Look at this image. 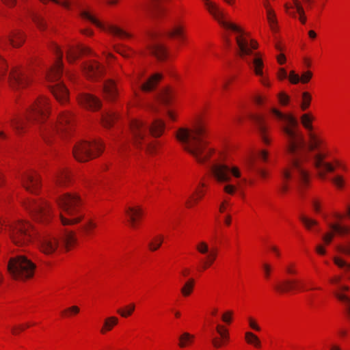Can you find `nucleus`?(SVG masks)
Segmentation results:
<instances>
[{"label": "nucleus", "mask_w": 350, "mask_h": 350, "mask_svg": "<svg viewBox=\"0 0 350 350\" xmlns=\"http://www.w3.org/2000/svg\"><path fill=\"white\" fill-rule=\"evenodd\" d=\"M271 112L280 124V130L286 139V151L292 157L291 167L284 170L282 174V192L286 193L288 190V180L299 182L301 187L308 183L309 174L306 163L309 160L318 171L321 178L324 179L327 172L334 171V167L330 163L325 161L327 153L325 150V142L323 139L312 132L309 133L308 152H302L306 144L303 134L298 128L297 118L275 108H272Z\"/></svg>", "instance_id": "f257e3e1"}, {"label": "nucleus", "mask_w": 350, "mask_h": 350, "mask_svg": "<svg viewBox=\"0 0 350 350\" xmlns=\"http://www.w3.org/2000/svg\"><path fill=\"white\" fill-rule=\"evenodd\" d=\"M49 109L46 98L39 97L30 105L25 120L18 116L10 120L11 126L18 135L26 132L28 128H33L49 144L55 134L69 133L75 124L73 116L68 111L61 113L56 121L46 122Z\"/></svg>", "instance_id": "f03ea898"}, {"label": "nucleus", "mask_w": 350, "mask_h": 350, "mask_svg": "<svg viewBox=\"0 0 350 350\" xmlns=\"http://www.w3.org/2000/svg\"><path fill=\"white\" fill-rule=\"evenodd\" d=\"M206 137V129L201 124L192 128H180L176 134V139L184 150L200 163H204L208 161L213 152L208 146Z\"/></svg>", "instance_id": "7ed1b4c3"}, {"label": "nucleus", "mask_w": 350, "mask_h": 350, "mask_svg": "<svg viewBox=\"0 0 350 350\" xmlns=\"http://www.w3.org/2000/svg\"><path fill=\"white\" fill-rule=\"evenodd\" d=\"M165 129V123L161 120H154L151 125L139 120H133L130 123V130L133 145L136 148H144L150 154L154 152L156 144L151 141V135L154 137L161 136Z\"/></svg>", "instance_id": "20e7f679"}, {"label": "nucleus", "mask_w": 350, "mask_h": 350, "mask_svg": "<svg viewBox=\"0 0 350 350\" xmlns=\"http://www.w3.org/2000/svg\"><path fill=\"white\" fill-rule=\"evenodd\" d=\"M56 201L60 211L59 217L62 225H75L84 217L80 209L81 200L77 194L66 193L59 196Z\"/></svg>", "instance_id": "39448f33"}, {"label": "nucleus", "mask_w": 350, "mask_h": 350, "mask_svg": "<svg viewBox=\"0 0 350 350\" xmlns=\"http://www.w3.org/2000/svg\"><path fill=\"white\" fill-rule=\"evenodd\" d=\"M35 269L36 265L23 255L10 258L8 265V270L11 277L19 280L31 278L33 275Z\"/></svg>", "instance_id": "423d86ee"}, {"label": "nucleus", "mask_w": 350, "mask_h": 350, "mask_svg": "<svg viewBox=\"0 0 350 350\" xmlns=\"http://www.w3.org/2000/svg\"><path fill=\"white\" fill-rule=\"evenodd\" d=\"M12 242L18 246H23L32 241L36 235L30 224L18 221L7 226Z\"/></svg>", "instance_id": "0eeeda50"}, {"label": "nucleus", "mask_w": 350, "mask_h": 350, "mask_svg": "<svg viewBox=\"0 0 350 350\" xmlns=\"http://www.w3.org/2000/svg\"><path fill=\"white\" fill-rule=\"evenodd\" d=\"M103 150V144L100 140L92 142L81 141L74 146L73 155L77 161L85 162L98 156Z\"/></svg>", "instance_id": "6e6552de"}, {"label": "nucleus", "mask_w": 350, "mask_h": 350, "mask_svg": "<svg viewBox=\"0 0 350 350\" xmlns=\"http://www.w3.org/2000/svg\"><path fill=\"white\" fill-rule=\"evenodd\" d=\"M6 61L0 56V83L9 81L12 86H25L29 81V74L24 70H12L8 72Z\"/></svg>", "instance_id": "1a4fd4ad"}, {"label": "nucleus", "mask_w": 350, "mask_h": 350, "mask_svg": "<svg viewBox=\"0 0 350 350\" xmlns=\"http://www.w3.org/2000/svg\"><path fill=\"white\" fill-rule=\"evenodd\" d=\"M25 206L37 221L45 222L51 218V208L41 199L29 200L25 203Z\"/></svg>", "instance_id": "9d476101"}, {"label": "nucleus", "mask_w": 350, "mask_h": 350, "mask_svg": "<svg viewBox=\"0 0 350 350\" xmlns=\"http://www.w3.org/2000/svg\"><path fill=\"white\" fill-rule=\"evenodd\" d=\"M210 170L215 178L220 183H228L231 180V175L235 178L241 176L239 169L235 166L229 167L222 163H215L210 167Z\"/></svg>", "instance_id": "9b49d317"}, {"label": "nucleus", "mask_w": 350, "mask_h": 350, "mask_svg": "<svg viewBox=\"0 0 350 350\" xmlns=\"http://www.w3.org/2000/svg\"><path fill=\"white\" fill-rule=\"evenodd\" d=\"M81 15L82 18L90 21L101 29L107 31L111 34L119 37L120 38L123 39L131 37V35L129 33L126 32L118 27L112 25H103L89 11L84 10L81 12Z\"/></svg>", "instance_id": "f8f14e48"}, {"label": "nucleus", "mask_w": 350, "mask_h": 350, "mask_svg": "<svg viewBox=\"0 0 350 350\" xmlns=\"http://www.w3.org/2000/svg\"><path fill=\"white\" fill-rule=\"evenodd\" d=\"M52 50L56 54L57 58L55 64L47 72V79L51 81H58L62 75L63 64H62V52L59 46L56 44L53 45Z\"/></svg>", "instance_id": "ddd939ff"}, {"label": "nucleus", "mask_w": 350, "mask_h": 350, "mask_svg": "<svg viewBox=\"0 0 350 350\" xmlns=\"http://www.w3.org/2000/svg\"><path fill=\"white\" fill-rule=\"evenodd\" d=\"M81 68L86 77L93 80L98 79L104 72L103 66L95 60H90L83 63Z\"/></svg>", "instance_id": "4468645a"}, {"label": "nucleus", "mask_w": 350, "mask_h": 350, "mask_svg": "<svg viewBox=\"0 0 350 350\" xmlns=\"http://www.w3.org/2000/svg\"><path fill=\"white\" fill-rule=\"evenodd\" d=\"M208 12L219 21L220 24L225 28L230 29L234 32L243 34V29L235 24L221 21L222 18V12L220 11L217 5L213 2H207L206 3Z\"/></svg>", "instance_id": "2eb2a0df"}, {"label": "nucleus", "mask_w": 350, "mask_h": 350, "mask_svg": "<svg viewBox=\"0 0 350 350\" xmlns=\"http://www.w3.org/2000/svg\"><path fill=\"white\" fill-rule=\"evenodd\" d=\"M40 250L45 254H53L59 247L58 239L52 235H44L40 237Z\"/></svg>", "instance_id": "dca6fc26"}, {"label": "nucleus", "mask_w": 350, "mask_h": 350, "mask_svg": "<svg viewBox=\"0 0 350 350\" xmlns=\"http://www.w3.org/2000/svg\"><path fill=\"white\" fill-rule=\"evenodd\" d=\"M152 39L149 44V50L152 54L155 55L159 59H163L167 56V49L165 46L157 40V33H152L150 35Z\"/></svg>", "instance_id": "f3484780"}, {"label": "nucleus", "mask_w": 350, "mask_h": 350, "mask_svg": "<svg viewBox=\"0 0 350 350\" xmlns=\"http://www.w3.org/2000/svg\"><path fill=\"white\" fill-rule=\"evenodd\" d=\"M24 187L31 193H36L40 186V177L35 172H28L22 178Z\"/></svg>", "instance_id": "a211bd4d"}, {"label": "nucleus", "mask_w": 350, "mask_h": 350, "mask_svg": "<svg viewBox=\"0 0 350 350\" xmlns=\"http://www.w3.org/2000/svg\"><path fill=\"white\" fill-rule=\"evenodd\" d=\"M236 42L239 49V55L241 57L252 54V49L258 47V43L255 40H251L250 44L248 40L242 36L236 37Z\"/></svg>", "instance_id": "6ab92c4d"}, {"label": "nucleus", "mask_w": 350, "mask_h": 350, "mask_svg": "<svg viewBox=\"0 0 350 350\" xmlns=\"http://www.w3.org/2000/svg\"><path fill=\"white\" fill-rule=\"evenodd\" d=\"M78 99L81 105L92 110L99 109L101 105L98 98L89 94H81Z\"/></svg>", "instance_id": "aec40b11"}, {"label": "nucleus", "mask_w": 350, "mask_h": 350, "mask_svg": "<svg viewBox=\"0 0 350 350\" xmlns=\"http://www.w3.org/2000/svg\"><path fill=\"white\" fill-rule=\"evenodd\" d=\"M92 54L90 48L79 45L77 47H69L66 51L67 60L70 63L74 62L80 55Z\"/></svg>", "instance_id": "412c9836"}, {"label": "nucleus", "mask_w": 350, "mask_h": 350, "mask_svg": "<svg viewBox=\"0 0 350 350\" xmlns=\"http://www.w3.org/2000/svg\"><path fill=\"white\" fill-rule=\"evenodd\" d=\"M174 92L169 88H163L156 95L157 100L161 105L168 107L172 103Z\"/></svg>", "instance_id": "4be33fe9"}, {"label": "nucleus", "mask_w": 350, "mask_h": 350, "mask_svg": "<svg viewBox=\"0 0 350 350\" xmlns=\"http://www.w3.org/2000/svg\"><path fill=\"white\" fill-rule=\"evenodd\" d=\"M70 182L69 173L64 170H59L53 176V184L55 187H64L68 185Z\"/></svg>", "instance_id": "5701e85b"}, {"label": "nucleus", "mask_w": 350, "mask_h": 350, "mask_svg": "<svg viewBox=\"0 0 350 350\" xmlns=\"http://www.w3.org/2000/svg\"><path fill=\"white\" fill-rule=\"evenodd\" d=\"M252 68L255 74L261 77L260 81L265 86H269L270 83L268 81L267 79H266L263 75L262 68H263V62L261 58L258 57V54H255V57L252 60Z\"/></svg>", "instance_id": "b1692460"}, {"label": "nucleus", "mask_w": 350, "mask_h": 350, "mask_svg": "<svg viewBox=\"0 0 350 350\" xmlns=\"http://www.w3.org/2000/svg\"><path fill=\"white\" fill-rule=\"evenodd\" d=\"M51 91L54 96L61 103L68 100V93L67 88L61 82L58 81L54 86L51 87Z\"/></svg>", "instance_id": "393cba45"}, {"label": "nucleus", "mask_w": 350, "mask_h": 350, "mask_svg": "<svg viewBox=\"0 0 350 350\" xmlns=\"http://www.w3.org/2000/svg\"><path fill=\"white\" fill-rule=\"evenodd\" d=\"M162 79V75L159 73H156L150 77L146 82L142 83L139 87L141 90L144 92H150L152 91L159 81Z\"/></svg>", "instance_id": "a878e982"}, {"label": "nucleus", "mask_w": 350, "mask_h": 350, "mask_svg": "<svg viewBox=\"0 0 350 350\" xmlns=\"http://www.w3.org/2000/svg\"><path fill=\"white\" fill-rule=\"evenodd\" d=\"M126 214L129 217V221L132 228H135L137 220L142 216V210L139 207H129L126 210Z\"/></svg>", "instance_id": "bb28decb"}, {"label": "nucleus", "mask_w": 350, "mask_h": 350, "mask_svg": "<svg viewBox=\"0 0 350 350\" xmlns=\"http://www.w3.org/2000/svg\"><path fill=\"white\" fill-rule=\"evenodd\" d=\"M103 92L107 99L110 100H114L118 94L115 83L111 80L107 81L103 85Z\"/></svg>", "instance_id": "cd10ccee"}, {"label": "nucleus", "mask_w": 350, "mask_h": 350, "mask_svg": "<svg viewBox=\"0 0 350 350\" xmlns=\"http://www.w3.org/2000/svg\"><path fill=\"white\" fill-rule=\"evenodd\" d=\"M253 120L264 143L269 144V141L266 136L267 127L265 124L263 118L259 116H254L253 117Z\"/></svg>", "instance_id": "c85d7f7f"}, {"label": "nucleus", "mask_w": 350, "mask_h": 350, "mask_svg": "<svg viewBox=\"0 0 350 350\" xmlns=\"http://www.w3.org/2000/svg\"><path fill=\"white\" fill-rule=\"evenodd\" d=\"M24 40V36L20 31H15L6 38V41L14 47L20 46L23 43Z\"/></svg>", "instance_id": "c756f323"}, {"label": "nucleus", "mask_w": 350, "mask_h": 350, "mask_svg": "<svg viewBox=\"0 0 350 350\" xmlns=\"http://www.w3.org/2000/svg\"><path fill=\"white\" fill-rule=\"evenodd\" d=\"M295 280H283L279 282L275 286V288L280 293H286L291 290L297 289Z\"/></svg>", "instance_id": "7c9ffc66"}, {"label": "nucleus", "mask_w": 350, "mask_h": 350, "mask_svg": "<svg viewBox=\"0 0 350 350\" xmlns=\"http://www.w3.org/2000/svg\"><path fill=\"white\" fill-rule=\"evenodd\" d=\"M62 239V245L66 250H69L77 241L75 233L73 231L66 230Z\"/></svg>", "instance_id": "2f4dec72"}, {"label": "nucleus", "mask_w": 350, "mask_h": 350, "mask_svg": "<svg viewBox=\"0 0 350 350\" xmlns=\"http://www.w3.org/2000/svg\"><path fill=\"white\" fill-rule=\"evenodd\" d=\"M328 226L330 229L340 236H344L350 233V226L342 225L340 223H329Z\"/></svg>", "instance_id": "473e14b6"}, {"label": "nucleus", "mask_w": 350, "mask_h": 350, "mask_svg": "<svg viewBox=\"0 0 350 350\" xmlns=\"http://www.w3.org/2000/svg\"><path fill=\"white\" fill-rule=\"evenodd\" d=\"M293 6L289 5L288 3L284 4V8L286 12L288 13L291 16L296 18V14L295 12H288L290 8H295L296 9L297 12L299 15H303L305 14L304 8L302 7L301 3L298 0H293Z\"/></svg>", "instance_id": "72a5a7b5"}, {"label": "nucleus", "mask_w": 350, "mask_h": 350, "mask_svg": "<svg viewBox=\"0 0 350 350\" xmlns=\"http://www.w3.org/2000/svg\"><path fill=\"white\" fill-rule=\"evenodd\" d=\"M267 16L271 29L273 32H276L278 31V21L275 12L272 9H268Z\"/></svg>", "instance_id": "f704fd0d"}, {"label": "nucleus", "mask_w": 350, "mask_h": 350, "mask_svg": "<svg viewBox=\"0 0 350 350\" xmlns=\"http://www.w3.org/2000/svg\"><path fill=\"white\" fill-rule=\"evenodd\" d=\"M116 118L117 116L115 112L107 111L102 115V123L104 126L109 127Z\"/></svg>", "instance_id": "c9c22d12"}, {"label": "nucleus", "mask_w": 350, "mask_h": 350, "mask_svg": "<svg viewBox=\"0 0 350 350\" xmlns=\"http://www.w3.org/2000/svg\"><path fill=\"white\" fill-rule=\"evenodd\" d=\"M118 322V319L116 317H110L107 318L105 320L104 325L100 329V332L102 334H105V332L110 331L112 327L116 325Z\"/></svg>", "instance_id": "e433bc0d"}, {"label": "nucleus", "mask_w": 350, "mask_h": 350, "mask_svg": "<svg viewBox=\"0 0 350 350\" xmlns=\"http://www.w3.org/2000/svg\"><path fill=\"white\" fill-rule=\"evenodd\" d=\"M217 256V251L216 248L211 249V252L206 256V259L203 261L202 269H206L215 260Z\"/></svg>", "instance_id": "4c0bfd02"}, {"label": "nucleus", "mask_w": 350, "mask_h": 350, "mask_svg": "<svg viewBox=\"0 0 350 350\" xmlns=\"http://www.w3.org/2000/svg\"><path fill=\"white\" fill-rule=\"evenodd\" d=\"M135 309V305L134 303H131L124 308H119L117 310V313L119 314L123 318H127L132 314Z\"/></svg>", "instance_id": "58836bf2"}, {"label": "nucleus", "mask_w": 350, "mask_h": 350, "mask_svg": "<svg viewBox=\"0 0 350 350\" xmlns=\"http://www.w3.org/2000/svg\"><path fill=\"white\" fill-rule=\"evenodd\" d=\"M30 16L33 21L36 23V26L40 31L45 29L46 24L42 16L34 12H31L30 13Z\"/></svg>", "instance_id": "ea45409f"}, {"label": "nucleus", "mask_w": 350, "mask_h": 350, "mask_svg": "<svg viewBox=\"0 0 350 350\" xmlns=\"http://www.w3.org/2000/svg\"><path fill=\"white\" fill-rule=\"evenodd\" d=\"M96 227V224L92 219H88L80 228L85 235H90Z\"/></svg>", "instance_id": "a19ab883"}, {"label": "nucleus", "mask_w": 350, "mask_h": 350, "mask_svg": "<svg viewBox=\"0 0 350 350\" xmlns=\"http://www.w3.org/2000/svg\"><path fill=\"white\" fill-rule=\"evenodd\" d=\"M194 282H195L193 278H190L188 281L185 282V284L180 290L183 296L187 297L191 293L194 286Z\"/></svg>", "instance_id": "79ce46f5"}, {"label": "nucleus", "mask_w": 350, "mask_h": 350, "mask_svg": "<svg viewBox=\"0 0 350 350\" xmlns=\"http://www.w3.org/2000/svg\"><path fill=\"white\" fill-rule=\"evenodd\" d=\"M255 162L256 161L254 158H250L247 159L246 165L250 170L255 169L262 178H265L267 176V172L264 170L257 167Z\"/></svg>", "instance_id": "37998d69"}, {"label": "nucleus", "mask_w": 350, "mask_h": 350, "mask_svg": "<svg viewBox=\"0 0 350 350\" xmlns=\"http://www.w3.org/2000/svg\"><path fill=\"white\" fill-rule=\"evenodd\" d=\"M312 117L308 113H304L301 117V122L304 127L309 131L312 132L313 127L312 125Z\"/></svg>", "instance_id": "c03bdc74"}, {"label": "nucleus", "mask_w": 350, "mask_h": 350, "mask_svg": "<svg viewBox=\"0 0 350 350\" xmlns=\"http://www.w3.org/2000/svg\"><path fill=\"white\" fill-rule=\"evenodd\" d=\"M245 340L249 344L254 345L256 347L260 346V340L252 332H247L245 333Z\"/></svg>", "instance_id": "a18cd8bd"}, {"label": "nucleus", "mask_w": 350, "mask_h": 350, "mask_svg": "<svg viewBox=\"0 0 350 350\" xmlns=\"http://www.w3.org/2000/svg\"><path fill=\"white\" fill-rule=\"evenodd\" d=\"M299 219L304 224L306 228L308 230H310L312 226L318 225L317 221L313 219L308 218L304 215H301L299 217Z\"/></svg>", "instance_id": "49530a36"}, {"label": "nucleus", "mask_w": 350, "mask_h": 350, "mask_svg": "<svg viewBox=\"0 0 350 350\" xmlns=\"http://www.w3.org/2000/svg\"><path fill=\"white\" fill-rule=\"evenodd\" d=\"M194 336L187 332L183 333L180 337L179 346L182 348L185 347L187 343L191 342Z\"/></svg>", "instance_id": "de8ad7c7"}, {"label": "nucleus", "mask_w": 350, "mask_h": 350, "mask_svg": "<svg viewBox=\"0 0 350 350\" xmlns=\"http://www.w3.org/2000/svg\"><path fill=\"white\" fill-rule=\"evenodd\" d=\"M163 242L162 237H154L149 243L148 247L151 251H156L159 248Z\"/></svg>", "instance_id": "09e8293b"}, {"label": "nucleus", "mask_w": 350, "mask_h": 350, "mask_svg": "<svg viewBox=\"0 0 350 350\" xmlns=\"http://www.w3.org/2000/svg\"><path fill=\"white\" fill-rule=\"evenodd\" d=\"M196 250L198 252L202 254L208 255V253L211 252V250L209 249V246L207 243L205 241H200L196 245Z\"/></svg>", "instance_id": "8fccbe9b"}, {"label": "nucleus", "mask_w": 350, "mask_h": 350, "mask_svg": "<svg viewBox=\"0 0 350 350\" xmlns=\"http://www.w3.org/2000/svg\"><path fill=\"white\" fill-rule=\"evenodd\" d=\"M310 100H311V96L310 95V94L306 92H304L302 94V103L301 105V108L303 111H305L306 109H307L309 107Z\"/></svg>", "instance_id": "3c124183"}, {"label": "nucleus", "mask_w": 350, "mask_h": 350, "mask_svg": "<svg viewBox=\"0 0 350 350\" xmlns=\"http://www.w3.org/2000/svg\"><path fill=\"white\" fill-rule=\"evenodd\" d=\"M168 35L170 37H177L181 40L184 39L183 29L180 27H174L172 30L168 32Z\"/></svg>", "instance_id": "603ef678"}, {"label": "nucleus", "mask_w": 350, "mask_h": 350, "mask_svg": "<svg viewBox=\"0 0 350 350\" xmlns=\"http://www.w3.org/2000/svg\"><path fill=\"white\" fill-rule=\"evenodd\" d=\"M203 196V192L202 191H198V198H195L193 196H190L189 199L186 201V205L188 207H191L194 204H196L198 200Z\"/></svg>", "instance_id": "864d4df0"}, {"label": "nucleus", "mask_w": 350, "mask_h": 350, "mask_svg": "<svg viewBox=\"0 0 350 350\" xmlns=\"http://www.w3.org/2000/svg\"><path fill=\"white\" fill-rule=\"evenodd\" d=\"M216 329L222 340L226 341L228 339V330L224 326L217 325Z\"/></svg>", "instance_id": "5fc2aeb1"}, {"label": "nucleus", "mask_w": 350, "mask_h": 350, "mask_svg": "<svg viewBox=\"0 0 350 350\" xmlns=\"http://www.w3.org/2000/svg\"><path fill=\"white\" fill-rule=\"evenodd\" d=\"M278 97L279 102L282 105H288L290 98L284 92H280L278 94Z\"/></svg>", "instance_id": "6e6d98bb"}, {"label": "nucleus", "mask_w": 350, "mask_h": 350, "mask_svg": "<svg viewBox=\"0 0 350 350\" xmlns=\"http://www.w3.org/2000/svg\"><path fill=\"white\" fill-rule=\"evenodd\" d=\"M334 263L339 267H345L347 269L350 270V264H347L345 261L338 258H334Z\"/></svg>", "instance_id": "4d7b16f0"}, {"label": "nucleus", "mask_w": 350, "mask_h": 350, "mask_svg": "<svg viewBox=\"0 0 350 350\" xmlns=\"http://www.w3.org/2000/svg\"><path fill=\"white\" fill-rule=\"evenodd\" d=\"M288 79L293 84H297L300 81V77L293 70L290 72Z\"/></svg>", "instance_id": "13d9d810"}, {"label": "nucleus", "mask_w": 350, "mask_h": 350, "mask_svg": "<svg viewBox=\"0 0 350 350\" xmlns=\"http://www.w3.org/2000/svg\"><path fill=\"white\" fill-rule=\"evenodd\" d=\"M79 308L78 306H71V307L64 310V311H62V314L70 315L72 314H76L79 313Z\"/></svg>", "instance_id": "bf43d9fd"}, {"label": "nucleus", "mask_w": 350, "mask_h": 350, "mask_svg": "<svg viewBox=\"0 0 350 350\" xmlns=\"http://www.w3.org/2000/svg\"><path fill=\"white\" fill-rule=\"evenodd\" d=\"M312 77V73L310 71H306L304 72L300 77V81L303 83H306L309 82L310 79Z\"/></svg>", "instance_id": "052dcab7"}, {"label": "nucleus", "mask_w": 350, "mask_h": 350, "mask_svg": "<svg viewBox=\"0 0 350 350\" xmlns=\"http://www.w3.org/2000/svg\"><path fill=\"white\" fill-rule=\"evenodd\" d=\"M232 314H233L232 311H231V310L226 311L221 317L222 321L226 323H228V324L230 323Z\"/></svg>", "instance_id": "680f3d73"}, {"label": "nucleus", "mask_w": 350, "mask_h": 350, "mask_svg": "<svg viewBox=\"0 0 350 350\" xmlns=\"http://www.w3.org/2000/svg\"><path fill=\"white\" fill-rule=\"evenodd\" d=\"M161 1L162 0H150L152 8L155 14L161 11L159 4Z\"/></svg>", "instance_id": "e2e57ef3"}, {"label": "nucleus", "mask_w": 350, "mask_h": 350, "mask_svg": "<svg viewBox=\"0 0 350 350\" xmlns=\"http://www.w3.org/2000/svg\"><path fill=\"white\" fill-rule=\"evenodd\" d=\"M237 187L234 185L228 184L224 187V191L228 194H234Z\"/></svg>", "instance_id": "0e129e2a"}, {"label": "nucleus", "mask_w": 350, "mask_h": 350, "mask_svg": "<svg viewBox=\"0 0 350 350\" xmlns=\"http://www.w3.org/2000/svg\"><path fill=\"white\" fill-rule=\"evenodd\" d=\"M334 236V232H327L323 236L322 239H323V241L326 244H329L332 242Z\"/></svg>", "instance_id": "69168bd1"}, {"label": "nucleus", "mask_w": 350, "mask_h": 350, "mask_svg": "<svg viewBox=\"0 0 350 350\" xmlns=\"http://www.w3.org/2000/svg\"><path fill=\"white\" fill-rule=\"evenodd\" d=\"M333 183L338 187L343 186V179L341 176H337L332 179Z\"/></svg>", "instance_id": "338daca9"}, {"label": "nucleus", "mask_w": 350, "mask_h": 350, "mask_svg": "<svg viewBox=\"0 0 350 350\" xmlns=\"http://www.w3.org/2000/svg\"><path fill=\"white\" fill-rule=\"evenodd\" d=\"M341 252L350 255V243L345 246H341L338 249Z\"/></svg>", "instance_id": "774afa93"}]
</instances>
